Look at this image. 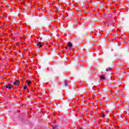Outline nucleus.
Listing matches in <instances>:
<instances>
[{"mask_svg":"<svg viewBox=\"0 0 129 129\" xmlns=\"http://www.w3.org/2000/svg\"><path fill=\"white\" fill-rule=\"evenodd\" d=\"M6 88L7 89H9V90H11L12 89H13V87L12 84H9L8 85H7V86H6Z\"/></svg>","mask_w":129,"mask_h":129,"instance_id":"nucleus-1","label":"nucleus"},{"mask_svg":"<svg viewBox=\"0 0 129 129\" xmlns=\"http://www.w3.org/2000/svg\"><path fill=\"white\" fill-rule=\"evenodd\" d=\"M13 84L14 85H16V86H19V84H20L19 80H17V81H15V82H14Z\"/></svg>","mask_w":129,"mask_h":129,"instance_id":"nucleus-2","label":"nucleus"},{"mask_svg":"<svg viewBox=\"0 0 129 129\" xmlns=\"http://www.w3.org/2000/svg\"><path fill=\"white\" fill-rule=\"evenodd\" d=\"M38 46L40 47H42V42L41 41H39L37 43Z\"/></svg>","mask_w":129,"mask_h":129,"instance_id":"nucleus-3","label":"nucleus"},{"mask_svg":"<svg viewBox=\"0 0 129 129\" xmlns=\"http://www.w3.org/2000/svg\"><path fill=\"white\" fill-rule=\"evenodd\" d=\"M70 104V103H66L64 104V106H65L66 107H69Z\"/></svg>","mask_w":129,"mask_h":129,"instance_id":"nucleus-4","label":"nucleus"},{"mask_svg":"<svg viewBox=\"0 0 129 129\" xmlns=\"http://www.w3.org/2000/svg\"><path fill=\"white\" fill-rule=\"evenodd\" d=\"M100 78L101 80H105L106 79L105 76H100Z\"/></svg>","mask_w":129,"mask_h":129,"instance_id":"nucleus-5","label":"nucleus"},{"mask_svg":"<svg viewBox=\"0 0 129 129\" xmlns=\"http://www.w3.org/2000/svg\"><path fill=\"white\" fill-rule=\"evenodd\" d=\"M68 46H69L70 47H72V42H68Z\"/></svg>","mask_w":129,"mask_h":129,"instance_id":"nucleus-6","label":"nucleus"},{"mask_svg":"<svg viewBox=\"0 0 129 129\" xmlns=\"http://www.w3.org/2000/svg\"><path fill=\"white\" fill-rule=\"evenodd\" d=\"M112 70L111 68H108L106 69V72H108V71H111Z\"/></svg>","mask_w":129,"mask_h":129,"instance_id":"nucleus-7","label":"nucleus"},{"mask_svg":"<svg viewBox=\"0 0 129 129\" xmlns=\"http://www.w3.org/2000/svg\"><path fill=\"white\" fill-rule=\"evenodd\" d=\"M27 83H28V85H30V84H31V81H26Z\"/></svg>","mask_w":129,"mask_h":129,"instance_id":"nucleus-8","label":"nucleus"},{"mask_svg":"<svg viewBox=\"0 0 129 129\" xmlns=\"http://www.w3.org/2000/svg\"><path fill=\"white\" fill-rule=\"evenodd\" d=\"M63 84L65 86H68V82L66 81L63 82Z\"/></svg>","mask_w":129,"mask_h":129,"instance_id":"nucleus-9","label":"nucleus"},{"mask_svg":"<svg viewBox=\"0 0 129 129\" xmlns=\"http://www.w3.org/2000/svg\"><path fill=\"white\" fill-rule=\"evenodd\" d=\"M101 115H102V116H103V117L105 116V114L104 112H102V113H101Z\"/></svg>","mask_w":129,"mask_h":129,"instance_id":"nucleus-10","label":"nucleus"},{"mask_svg":"<svg viewBox=\"0 0 129 129\" xmlns=\"http://www.w3.org/2000/svg\"><path fill=\"white\" fill-rule=\"evenodd\" d=\"M27 88V86H24V88H23L24 90H26Z\"/></svg>","mask_w":129,"mask_h":129,"instance_id":"nucleus-11","label":"nucleus"},{"mask_svg":"<svg viewBox=\"0 0 129 129\" xmlns=\"http://www.w3.org/2000/svg\"><path fill=\"white\" fill-rule=\"evenodd\" d=\"M56 127V126H54V125L53 126V128L55 129Z\"/></svg>","mask_w":129,"mask_h":129,"instance_id":"nucleus-12","label":"nucleus"},{"mask_svg":"<svg viewBox=\"0 0 129 129\" xmlns=\"http://www.w3.org/2000/svg\"><path fill=\"white\" fill-rule=\"evenodd\" d=\"M52 87H54V84H52Z\"/></svg>","mask_w":129,"mask_h":129,"instance_id":"nucleus-13","label":"nucleus"},{"mask_svg":"<svg viewBox=\"0 0 129 129\" xmlns=\"http://www.w3.org/2000/svg\"><path fill=\"white\" fill-rule=\"evenodd\" d=\"M55 126H56V127H58V125H55Z\"/></svg>","mask_w":129,"mask_h":129,"instance_id":"nucleus-14","label":"nucleus"},{"mask_svg":"<svg viewBox=\"0 0 129 129\" xmlns=\"http://www.w3.org/2000/svg\"><path fill=\"white\" fill-rule=\"evenodd\" d=\"M13 40H15V37H13Z\"/></svg>","mask_w":129,"mask_h":129,"instance_id":"nucleus-15","label":"nucleus"},{"mask_svg":"<svg viewBox=\"0 0 129 129\" xmlns=\"http://www.w3.org/2000/svg\"><path fill=\"white\" fill-rule=\"evenodd\" d=\"M66 49H67V48H68V47H67V46H66Z\"/></svg>","mask_w":129,"mask_h":129,"instance_id":"nucleus-16","label":"nucleus"},{"mask_svg":"<svg viewBox=\"0 0 129 129\" xmlns=\"http://www.w3.org/2000/svg\"><path fill=\"white\" fill-rule=\"evenodd\" d=\"M54 84H55V85H57L56 83H54Z\"/></svg>","mask_w":129,"mask_h":129,"instance_id":"nucleus-17","label":"nucleus"}]
</instances>
